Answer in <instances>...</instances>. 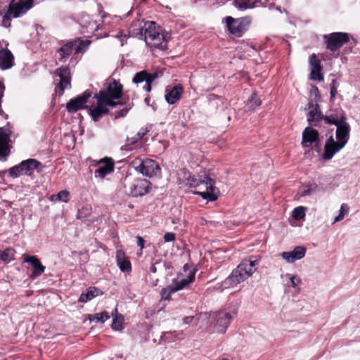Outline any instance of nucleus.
<instances>
[{"label": "nucleus", "instance_id": "f257e3e1", "mask_svg": "<svg viewBox=\"0 0 360 360\" xmlns=\"http://www.w3.org/2000/svg\"><path fill=\"white\" fill-rule=\"evenodd\" d=\"M105 84L106 86L103 89L100 90L98 93L95 94L93 98L105 102L112 108H116L117 106L122 107L113 113L115 119L117 120L126 116L129 110L131 108L133 103H123L122 102L115 101L122 97V85L120 82L114 79H108Z\"/></svg>", "mask_w": 360, "mask_h": 360}, {"label": "nucleus", "instance_id": "f03ea898", "mask_svg": "<svg viewBox=\"0 0 360 360\" xmlns=\"http://www.w3.org/2000/svg\"><path fill=\"white\" fill-rule=\"evenodd\" d=\"M336 127L335 137L337 141L335 140L333 135L326 140L324 146V153L322 156L324 160L332 159L338 152L345 146L349 141L350 125L347 120L343 121Z\"/></svg>", "mask_w": 360, "mask_h": 360}, {"label": "nucleus", "instance_id": "7ed1b4c3", "mask_svg": "<svg viewBox=\"0 0 360 360\" xmlns=\"http://www.w3.org/2000/svg\"><path fill=\"white\" fill-rule=\"evenodd\" d=\"M184 182L186 185L191 187H198L200 185H205L206 191L195 192V193L201 196L203 199L207 201H214L217 199V195L214 193V181L210 176L206 174L195 176L191 175L187 170L182 169Z\"/></svg>", "mask_w": 360, "mask_h": 360}, {"label": "nucleus", "instance_id": "20e7f679", "mask_svg": "<svg viewBox=\"0 0 360 360\" xmlns=\"http://www.w3.org/2000/svg\"><path fill=\"white\" fill-rule=\"evenodd\" d=\"M41 162L34 158H29L22 160L19 164L11 167L8 169V174L12 178H18L19 176H32L36 169L38 172H41L42 169Z\"/></svg>", "mask_w": 360, "mask_h": 360}, {"label": "nucleus", "instance_id": "39448f33", "mask_svg": "<svg viewBox=\"0 0 360 360\" xmlns=\"http://www.w3.org/2000/svg\"><path fill=\"white\" fill-rule=\"evenodd\" d=\"M196 271H189L188 274L186 276L181 271L178 274L175 283L170 285L167 288H162L161 290V297L163 300H169L172 293L183 289L185 286L191 283L195 278Z\"/></svg>", "mask_w": 360, "mask_h": 360}, {"label": "nucleus", "instance_id": "423d86ee", "mask_svg": "<svg viewBox=\"0 0 360 360\" xmlns=\"http://www.w3.org/2000/svg\"><path fill=\"white\" fill-rule=\"evenodd\" d=\"M133 167L136 172L149 178L155 176L161 172L158 163L152 159H136L133 162Z\"/></svg>", "mask_w": 360, "mask_h": 360}, {"label": "nucleus", "instance_id": "0eeeda50", "mask_svg": "<svg viewBox=\"0 0 360 360\" xmlns=\"http://www.w3.org/2000/svg\"><path fill=\"white\" fill-rule=\"evenodd\" d=\"M225 21L229 32L238 37L246 32L251 22L249 17L233 18L231 16H227L225 18Z\"/></svg>", "mask_w": 360, "mask_h": 360}, {"label": "nucleus", "instance_id": "6e6552de", "mask_svg": "<svg viewBox=\"0 0 360 360\" xmlns=\"http://www.w3.org/2000/svg\"><path fill=\"white\" fill-rule=\"evenodd\" d=\"M92 96L90 90H86L81 94L71 98L65 105L66 110L69 113H75L80 110L89 109L86 105L88 100Z\"/></svg>", "mask_w": 360, "mask_h": 360}, {"label": "nucleus", "instance_id": "1a4fd4ad", "mask_svg": "<svg viewBox=\"0 0 360 360\" xmlns=\"http://www.w3.org/2000/svg\"><path fill=\"white\" fill-rule=\"evenodd\" d=\"M212 322L211 324L214 326L217 331L221 333L226 332L227 328L231 323L233 316L230 313L226 311H219L213 312L210 315Z\"/></svg>", "mask_w": 360, "mask_h": 360}, {"label": "nucleus", "instance_id": "9d476101", "mask_svg": "<svg viewBox=\"0 0 360 360\" xmlns=\"http://www.w3.org/2000/svg\"><path fill=\"white\" fill-rule=\"evenodd\" d=\"M150 190L151 183L148 180L138 178L129 184L127 191L129 195L137 198L146 195Z\"/></svg>", "mask_w": 360, "mask_h": 360}, {"label": "nucleus", "instance_id": "9b49d317", "mask_svg": "<svg viewBox=\"0 0 360 360\" xmlns=\"http://www.w3.org/2000/svg\"><path fill=\"white\" fill-rule=\"evenodd\" d=\"M34 0H11L7 7L8 13L17 18L25 14L34 6Z\"/></svg>", "mask_w": 360, "mask_h": 360}, {"label": "nucleus", "instance_id": "f8f14e48", "mask_svg": "<svg viewBox=\"0 0 360 360\" xmlns=\"http://www.w3.org/2000/svg\"><path fill=\"white\" fill-rule=\"evenodd\" d=\"M324 39L327 49L335 52L349 41V34L345 32H333L324 35Z\"/></svg>", "mask_w": 360, "mask_h": 360}, {"label": "nucleus", "instance_id": "ddd939ff", "mask_svg": "<svg viewBox=\"0 0 360 360\" xmlns=\"http://www.w3.org/2000/svg\"><path fill=\"white\" fill-rule=\"evenodd\" d=\"M305 110H309V112L307 114L308 123L311 126L320 127V122L323 121V115L321 111L317 100L315 101L310 100L308 102Z\"/></svg>", "mask_w": 360, "mask_h": 360}, {"label": "nucleus", "instance_id": "4468645a", "mask_svg": "<svg viewBox=\"0 0 360 360\" xmlns=\"http://www.w3.org/2000/svg\"><path fill=\"white\" fill-rule=\"evenodd\" d=\"M161 27L154 21H146V28L144 29L143 39L148 43V39L154 42V46H160Z\"/></svg>", "mask_w": 360, "mask_h": 360}, {"label": "nucleus", "instance_id": "2eb2a0df", "mask_svg": "<svg viewBox=\"0 0 360 360\" xmlns=\"http://www.w3.org/2000/svg\"><path fill=\"white\" fill-rule=\"evenodd\" d=\"M10 131L8 129L0 128V161L5 162L10 155L11 142Z\"/></svg>", "mask_w": 360, "mask_h": 360}, {"label": "nucleus", "instance_id": "dca6fc26", "mask_svg": "<svg viewBox=\"0 0 360 360\" xmlns=\"http://www.w3.org/2000/svg\"><path fill=\"white\" fill-rule=\"evenodd\" d=\"M309 67H310V79L313 81H323V66L321 64V60L316 57L315 53H312L309 56Z\"/></svg>", "mask_w": 360, "mask_h": 360}, {"label": "nucleus", "instance_id": "f3484780", "mask_svg": "<svg viewBox=\"0 0 360 360\" xmlns=\"http://www.w3.org/2000/svg\"><path fill=\"white\" fill-rule=\"evenodd\" d=\"M252 275V271H231V274L224 281L225 288L236 285Z\"/></svg>", "mask_w": 360, "mask_h": 360}, {"label": "nucleus", "instance_id": "a211bd4d", "mask_svg": "<svg viewBox=\"0 0 360 360\" xmlns=\"http://www.w3.org/2000/svg\"><path fill=\"white\" fill-rule=\"evenodd\" d=\"M323 120L326 124L337 126L343 121L347 120V117L341 109L330 110L329 113L323 115Z\"/></svg>", "mask_w": 360, "mask_h": 360}, {"label": "nucleus", "instance_id": "6ab92c4d", "mask_svg": "<svg viewBox=\"0 0 360 360\" xmlns=\"http://www.w3.org/2000/svg\"><path fill=\"white\" fill-rule=\"evenodd\" d=\"M97 102V105L94 108L89 107V114L91 115L92 120L94 122H98L100 119L104 115L109 113L108 105H107L105 102L96 99Z\"/></svg>", "mask_w": 360, "mask_h": 360}, {"label": "nucleus", "instance_id": "aec40b11", "mask_svg": "<svg viewBox=\"0 0 360 360\" xmlns=\"http://www.w3.org/2000/svg\"><path fill=\"white\" fill-rule=\"evenodd\" d=\"M56 75L60 78L58 87L63 93L65 89L70 87V70L68 66H61L56 71Z\"/></svg>", "mask_w": 360, "mask_h": 360}, {"label": "nucleus", "instance_id": "412c9836", "mask_svg": "<svg viewBox=\"0 0 360 360\" xmlns=\"http://www.w3.org/2000/svg\"><path fill=\"white\" fill-rule=\"evenodd\" d=\"M319 139V133L311 127H307L302 132V146L310 147L312 143H316Z\"/></svg>", "mask_w": 360, "mask_h": 360}, {"label": "nucleus", "instance_id": "4be33fe9", "mask_svg": "<svg viewBox=\"0 0 360 360\" xmlns=\"http://www.w3.org/2000/svg\"><path fill=\"white\" fill-rule=\"evenodd\" d=\"M146 28V21L134 20L127 31L129 37L143 39L144 29Z\"/></svg>", "mask_w": 360, "mask_h": 360}, {"label": "nucleus", "instance_id": "5701e85b", "mask_svg": "<svg viewBox=\"0 0 360 360\" xmlns=\"http://www.w3.org/2000/svg\"><path fill=\"white\" fill-rule=\"evenodd\" d=\"M183 91V87L180 84L175 85L172 88L167 86L165 96V101L169 105L175 104L180 99Z\"/></svg>", "mask_w": 360, "mask_h": 360}, {"label": "nucleus", "instance_id": "b1692460", "mask_svg": "<svg viewBox=\"0 0 360 360\" xmlns=\"http://www.w3.org/2000/svg\"><path fill=\"white\" fill-rule=\"evenodd\" d=\"M14 65V56L7 49L0 50V69L6 70L11 68Z\"/></svg>", "mask_w": 360, "mask_h": 360}, {"label": "nucleus", "instance_id": "393cba45", "mask_svg": "<svg viewBox=\"0 0 360 360\" xmlns=\"http://www.w3.org/2000/svg\"><path fill=\"white\" fill-rule=\"evenodd\" d=\"M305 252V248L302 246H297L292 251L283 252L282 253V257L287 262H293L295 260H298L304 257Z\"/></svg>", "mask_w": 360, "mask_h": 360}, {"label": "nucleus", "instance_id": "a878e982", "mask_svg": "<svg viewBox=\"0 0 360 360\" xmlns=\"http://www.w3.org/2000/svg\"><path fill=\"white\" fill-rule=\"evenodd\" d=\"M104 165L96 169L94 175L96 178L104 179L107 175L114 171V161L112 158H107Z\"/></svg>", "mask_w": 360, "mask_h": 360}, {"label": "nucleus", "instance_id": "bb28decb", "mask_svg": "<svg viewBox=\"0 0 360 360\" xmlns=\"http://www.w3.org/2000/svg\"><path fill=\"white\" fill-rule=\"evenodd\" d=\"M75 45H76L75 41H69L67 43L63 44L57 50V53L58 54V60L60 62H63L64 60L68 58L73 51L75 53Z\"/></svg>", "mask_w": 360, "mask_h": 360}, {"label": "nucleus", "instance_id": "cd10ccee", "mask_svg": "<svg viewBox=\"0 0 360 360\" xmlns=\"http://www.w3.org/2000/svg\"><path fill=\"white\" fill-rule=\"evenodd\" d=\"M103 292L101 289L95 287L90 286L82 292L80 295L78 301L79 302L86 303L98 295H101Z\"/></svg>", "mask_w": 360, "mask_h": 360}, {"label": "nucleus", "instance_id": "c85d7f7f", "mask_svg": "<svg viewBox=\"0 0 360 360\" xmlns=\"http://www.w3.org/2000/svg\"><path fill=\"white\" fill-rule=\"evenodd\" d=\"M116 262L120 270H131V264L129 258L126 255L125 252L122 250L116 252Z\"/></svg>", "mask_w": 360, "mask_h": 360}, {"label": "nucleus", "instance_id": "c756f323", "mask_svg": "<svg viewBox=\"0 0 360 360\" xmlns=\"http://www.w3.org/2000/svg\"><path fill=\"white\" fill-rule=\"evenodd\" d=\"M160 338L165 342L171 343L176 340H183L184 334L183 330L166 331L162 333Z\"/></svg>", "mask_w": 360, "mask_h": 360}, {"label": "nucleus", "instance_id": "7c9ffc66", "mask_svg": "<svg viewBox=\"0 0 360 360\" xmlns=\"http://www.w3.org/2000/svg\"><path fill=\"white\" fill-rule=\"evenodd\" d=\"M22 262L29 264L32 270H45V266L42 265L39 259L35 255L24 254L22 255Z\"/></svg>", "mask_w": 360, "mask_h": 360}, {"label": "nucleus", "instance_id": "2f4dec72", "mask_svg": "<svg viewBox=\"0 0 360 360\" xmlns=\"http://www.w3.org/2000/svg\"><path fill=\"white\" fill-rule=\"evenodd\" d=\"M321 190H324L322 188H320L316 183H309L306 185H302L299 189V194L302 197L311 195L313 193L320 191Z\"/></svg>", "mask_w": 360, "mask_h": 360}, {"label": "nucleus", "instance_id": "473e14b6", "mask_svg": "<svg viewBox=\"0 0 360 360\" xmlns=\"http://www.w3.org/2000/svg\"><path fill=\"white\" fill-rule=\"evenodd\" d=\"M258 264V259L256 256H252L249 259H243L234 270H251L252 267Z\"/></svg>", "mask_w": 360, "mask_h": 360}, {"label": "nucleus", "instance_id": "72a5a7b5", "mask_svg": "<svg viewBox=\"0 0 360 360\" xmlns=\"http://www.w3.org/2000/svg\"><path fill=\"white\" fill-rule=\"evenodd\" d=\"M112 316H113L112 328L115 330H121L123 328V315L117 314V309L115 307L112 312Z\"/></svg>", "mask_w": 360, "mask_h": 360}, {"label": "nucleus", "instance_id": "f704fd0d", "mask_svg": "<svg viewBox=\"0 0 360 360\" xmlns=\"http://www.w3.org/2000/svg\"><path fill=\"white\" fill-rule=\"evenodd\" d=\"M15 251L12 248H8L4 250H0V259L5 263H8L13 260Z\"/></svg>", "mask_w": 360, "mask_h": 360}, {"label": "nucleus", "instance_id": "c9c22d12", "mask_svg": "<svg viewBox=\"0 0 360 360\" xmlns=\"http://www.w3.org/2000/svg\"><path fill=\"white\" fill-rule=\"evenodd\" d=\"M232 5L241 11L255 7V4L251 3L250 0H233Z\"/></svg>", "mask_w": 360, "mask_h": 360}, {"label": "nucleus", "instance_id": "e433bc0d", "mask_svg": "<svg viewBox=\"0 0 360 360\" xmlns=\"http://www.w3.org/2000/svg\"><path fill=\"white\" fill-rule=\"evenodd\" d=\"M75 53H84L88 48L91 44V41L89 39L83 40L78 39L77 40H75Z\"/></svg>", "mask_w": 360, "mask_h": 360}, {"label": "nucleus", "instance_id": "4c0bfd02", "mask_svg": "<svg viewBox=\"0 0 360 360\" xmlns=\"http://www.w3.org/2000/svg\"><path fill=\"white\" fill-rule=\"evenodd\" d=\"M110 319V315L106 311H103L101 313H96L89 316V320L91 321H94L96 323H104Z\"/></svg>", "mask_w": 360, "mask_h": 360}, {"label": "nucleus", "instance_id": "58836bf2", "mask_svg": "<svg viewBox=\"0 0 360 360\" xmlns=\"http://www.w3.org/2000/svg\"><path fill=\"white\" fill-rule=\"evenodd\" d=\"M70 193L66 190L60 191L57 195H52L51 200L52 201H59L68 202L69 201Z\"/></svg>", "mask_w": 360, "mask_h": 360}, {"label": "nucleus", "instance_id": "ea45409f", "mask_svg": "<svg viewBox=\"0 0 360 360\" xmlns=\"http://www.w3.org/2000/svg\"><path fill=\"white\" fill-rule=\"evenodd\" d=\"M139 137L133 136L131 138H127L125 145L122 146L121 147V149L122 150H131L134 148H136V144L139 141Z\"/></svg>", "mask_w": 360, "mask_h": 360}, {"label": "nucleus", "instance_id": "a19ab883", "mask_svg": "<svg viewBox=\"0 0 360 360\" xmlns=\"http://www.w3.org/2000/svg\"><path fill=\"white\" fill-rule=\"evenodd\" d=\"M307 208L303 206L295 207L292 214V217L295 220H300L304 218Z\"/></svg>", "mask_w": 360, "mask_h": 360}, {"label": "nucleus", "instance_id": "79ce46f5", "mask_svg": "<svg viewBox=\"0 0 360 360\" xmlns=\"http://www.w3.org/2000/svg\"><path fill=\"white\" fill-rule=\"evenodd\" d=\"M158 77V73H148L146 76V80L143 89L147 91L150 92L151 91V84L154 82V80Z\"/></svg>", "mask_w": 360, "mask_h": 360}, {"label": "nucleus", "instance_id": "37998d69", "mask_svg": "<svg viewBox=\"0 0 360 360\" xmlns=\"http://www.w3.org/2000/svg\"><path fill=\"white\" fill-rule=\"evenodd\" d=\"M261 100L257 97L256 93L252 94L251 96L247 101V105L249 108L255 109L261 105Z\"/></svg>", "mask_w": 360, "mask_h": 360}, {"label": "nucleus", "instance_id": "c03bdc74", "mask_svg": "<svg viewBox=\"0 0 360 360\" xmlns=\"http://www.w3.org/2000/svg\"><path fill=\"white\" fill-rule=\"evenodd\" d=\"M148 75V72L146 70L140 71L135 74L132 79V82L136 84L146 82V76Z\"/></svg>", "mask_w": 360, "mask_h": 360}, {"label": "nucleus", "instance_id": "a18cd8bd", "mask_svg": "<svg viewBox=\"0 0 360 360\" xmlns=\"http://www.w3.org/2000/svg\"><path fill=\"white\" fill-rule=\"evenodd\" d=\"M12 15L8 13V11L6 10L2 18L1 25L6 28L11 27Z\"/></svg>", "mask_w": 360, "mask_h": 360}, {"label": "nucleus", "instance_id": "49530a36", "mask_svg": "<svg viewBox=\"0 0 360 360\" xmlns=\"http://www.w3.org/2000/svg\"><path fill=\"white\" fill-rule=\"evenodd\" d=\"M348 209L347 208V206L345 204H342L340 207L339 214L335 218L334 223L338 222L341 220H342L345 216V214L347 213Z\"/></svg>", "mask_w": 360, "mask_h": 360}, {"label": "nucleus", "instance_id": "de8ad7c7", "mask_svg": "<svg viewBox=\"0 0 360 360\" xmlns=\"http://www.w3.org/2000/svg\"><path fill=\"white\" fill-rule=\"evenodd\" d=\"M285 276L290 280L291 285L295 288H296L301 282V279L297 276L287 274Z\"/></svg>", "mask_w": 360, "mask_h": 360}, {"label": "nucleus", "instance_id": "09e8293b", "mask_svg": "<svg viewBox=\"0 0 360 360\" xmlns=\"http://www.w3.org/2000/svg\"><path fill=\"white\" fill-rule=\"evenodd\" d=\"M310 96H314V100L313 101H315L316 100H317V102H319L320 101L321 96L319 94V89L316 86H315V85L311 86V88L310 90Z\"/></svg>", "mask_w": 360, "mask_h": 360}, {"label": "nucleus", "instance_id": "8fccbe9b", "mask_svg": "<svg viewBox=\"0 0 360 360\" xmlns=\"http://www.w3.org/2000/svg\"><path fill=\"white\" fill-rule=\"evenodd\" d=\"M115 37L120 40L122 46L127 43V39L129 37L128 33L125 34L123 30H120Z\"/></svg>", "mask_w": 360, "mask_h": 360}, {"label": "nucleus", "instance_id": "3c124183", "mask_svg": "<svg viewBox=\"0 0 360 360\" xmlns=\"http://www.w3.org/2000/svg\"><path fill=\"white\" fill-rule=\"evenodd\" d=\"M170 37H171V34L169 32H166V31L163 30L162 29H161V34H160V45L162 44V41H166V42L168 41L170 39Z\"/></svg>", "mask_w": 360, "mask_h": 360}, {"label": "nucleus", "instance_id": "603ef678", "mask_svg": "<svg viewBox=\"0 0 360 360\" xmlns=\"http://www.w3.org/2000/svg\"><path fill=\"white\" fill-rule=\"evenodd\" d=\"M175 239V233L172 232H167L164 235V240L165 242H172Z\"/></svg>", "mask_w": 360, "mask_h": 360}, {"label": "nucleus", "instance_id": "864d4df0", "mask_svg": "<svg viewBox=\"0 0 360 360\" xmlns=\"http://www.w3.org/2000/svg\"><path fill=\"white\" fill-rule=\"evenodd\" d=\"M195 319L193 316H188L183 319V323L185 325L190 324Z\"/></svg>", "mask_w": 360, "mask_h": 360}, {"label": "nucleus", "instance_id": "5fc2aeb1", "mask_svg": "<svg viewBox=\"0 0 360 360\" xmlns=\"http://www.w3.org/2000/svg\"><path fill=\"white\" fill-rule=\"evenodd\" d=\"M136 239L138 246L140 247L141 250H143L144 248L145 240L141 236H137Z\"/></svg>", "mask_w": 360, "mask_h": 360}, {"label": "nucleus", "instance_id": "6e6d98bb", "mask_svg": "<svg viewBox=\"0 0 360 360\" xmlns=\"http://www.w3.org/2000/svg\"><path fill=\"white\" fill-rule=\"evenodd\" d=\"M338 93L337 86H330V100H333Z\"/></svg>", "mask_w": 360, "mask_h": 360}, {"label": "nucleus", "instance_id": "4d7b16f0", "mask_svg": "<svg viewBox=\"0 0 360 360\" xmlns=\"http://www.w3.org/2000/svg\"><path fill=\"white\" fill-rule=\"evenodd\" d=\"M148 131L145 129H141L140 131L136 134V136L139 137V139H141L147 134Z\"/></svg>", "mask_w": 360, "mask_h": 360}, {"label": "nucleus", "instance_id": "13d9d810", "mask_svg": "<svg viewBox=\"0 0 360 360\" xmlns=\"http://www.w3.org/2000/svg\"><path fill=\"white\" fill-rule=\"evenodd\" d=\"M264 6L265 7L267 6L269 10L276 9V10L278 11L280 13H282L281 7V6H276L274 3H271V4H268V5H265Z\"/></svg>", "mask_w": 360, "mask_h": 360}, {"label": "nucleus", "instance_id": "bf43d9fd", "mask_svg": "<svg viewBox=\"0 0 360 360\" xmlns=\"http://www.w3.org/2000/svg\"><path fill=\"white\" fill-rule=\"evenodd\" d=\"M43 271H32V274L30 275V278L32 279H35L37 277L40 276Z\"/></svg>", "mask_w": 360, "mask_h": 360}, {"label": "nucleus", "instance_id": "052dcab7", "mask_svg": "<svg viewBox=\"0 0 360 360\" xmlns=\"http://www.w3.org/2000/svg\"><path fill=\"white\" fill-rule=\"evenodd\" d=\"M330 86H337V80L336 79H333L332 82L330 84Z\"/></svg>", "mask_w": 360, "mask_h": 360}, {"label": "nucleus", "instance_id": "680f3d73", "mask_svg": "<svg viewBox=\"0 0 360 360\" xmlns=\"http://www.w3.org/2000/svg\"><path fill=\"white\" fill-rule=\"evenodd\" d=\"M144 101H145V103H146L147 105H150V98L149 96L146 97L145 99H144Z\"/></svg>", "mask_w": 360, "mask_h": 360}, {"label": "nucleus", "instance_id": "e2e57ef3", "mask_svg": "<svg viewBox=\"0 0 360 360\" xmlns=\"http://www.w3.org/2000/svg\"><path fill=\"white\" fill-rule=\"evenodd\" d=\"M254 1H255L254 4L260 3L261 4H263V3L261 2V0H254Z\"/></svg>", "mask_w": 360, "mask_h": 360}, {"label": "nucleus", "instance_id": "0e129e2a", "mask_svg": "<svg viewBox=\"0 0 360 360\" xmlns=\"http://www.w3.org/2000/svg\"><path fill=\"white\" fill-rule=\"evenodd\" d=\"M132 12V10H131L130 11H129L127 13H126L124 15L126 17L129 16L130 15V13Z\"/></svg>", "mask_w": 360, "mask_h": 360}, {"label": "nucleus", "instance_id": "69168bd1", "mask_svg": "<svg viewBox=\"0 0 360 360\" xmlns=\"http://www.w3.org/2000/svg\"><path fill=\"white\" fill-rule=\"evenodd\" d=\"M188 264H185L183 267V270H187Z\"/></svg>", "mask_w": 360, "mask_h": 360}, {"label": "nucleus", "instance_id": "338daca9", "mask_svg": "<svg viewBox=\"0 0 360 360\" xmlns=\"http://www.w3.org/2000/svg\"><path fill=\"white\" fill-rule=\"evenodd\" d=\"M150 270H156V269L153 264L151 266Z\"/></svg>", "mask_w": 360, "mask_h": 360}, {"label": "nucleus", "instance_id": "774afa93", "mask_svg": "<svg viewBox=\"0 0 360 360\" xmlns=\"http://www.w3.org/2000/svg\"><path fill=\"white\" fill-rule=\"evenodd\" d=\"M221 360H229V359H227V358H224V359H222Z\"/></svg>", "mask_w": 360, "mask_h": 360}]
</instances>
